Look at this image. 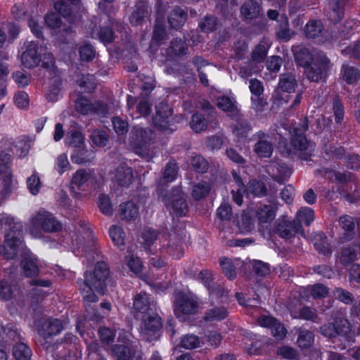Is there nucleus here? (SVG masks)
Returning <instances> with one entry per match:
<instances>
[{
  "instance_id": "9b49d317",
  "label": "nucleus",
  "mask_w": 360,
  "mask_h": 360,
  "mask_svg": "<svg viewBox=\"0 0 360 360\" xmlns=\"http://www.w3.org/2000/svg\"><path fill=\"white\" fill-rule=\"evenodd\" d=\"M98 183V174L94 169H81L77 170L71 179V188L86 190L89 188H96Z\"/></svg>"
},
{
  "instance_id": "a18cd8bd",
  "label": "nucleus",
  "mask_w": 360,
  "mask_h": 360,
  "mask_svg": "<svg viewBox=\"0 0 360 360\" xmlns=\"http://www.w3.org/2000/svg\"><path fill=\"white\" fill-rule=\"evenodd\" d=\"M84 142V137L81 131L75 129L68 132L65 137V143L75 148H80Z\"/></svg>"
},
{
  "instance_id": "79ce46f5",
  "label": "nucleus",
  "mask_w": 360,
  "mask_h": 360,
  "mask_svg": "<svg viewBox=\"0 0 360 360\" xmlns=\"http://www.w3.org/2000/svg\"><path fill=\"white\" fill-rule=\"evenodd\" d=\"M297 343L300 348H309L314 340V336L312 332L307 329L299 328L297 330Z\"/></svg>"
},
{
  "instance_id": "e2e57ef3",
  "label": "nucleus",
  "mask_w": 360,
  "mask_h": 360,
  "mask_svg": "<svg viewBox=\"0 0 360 360\" xmlns=\"http://www.w3.org/2000/svg\"><path fill=\"white\" fill-rule=\"evenodd\" d=\"M157 239L155 232L151 229H145L141 234V243L144 245L146 250L149 252H152L150 246L154 243Z\"/></svg>"
},
{
  "instance_id": "423d86ee",
  "label": "nucleus",
  "mask_w": 360,
  "mask_h": 360,
  "mask_svg": "<svg viewBox=\"0 0 360 360\" xmlns=\"http://www.w3.org/2000/svg\"><path fill=\"white\" fill-rule=\"evenodd\" d=\"M11 165V155L1 148L0 150V188L1 194L4 197L11 194L17 184V181L13 179Z\"/></svg>"
},
{
  "instance_id": "3c124183",
  "label": "nucleus",
  "mask_w": 360,
  "mask_h": 360,
  "mask_svg": "<svg viewBox=\"0 0 360 360\" xmlns=\"http://www.w3.org/2000/svg\"><path fill=\"white\" fill-rule=\"evenodd\" d=\"M324 177L331 180L337 181L340 183H346L352 180V174L350 172L340 173L329 169H323Z\"/></svg>"
},
{
  "instance_id": "b1692460",
  "label": "nucleus",
  "mask_w": 360,
  "mask_h": 360,
  "mask_svg": "<svg viewBox=\"0 0 360 360\" xmlns=\"http://www.w3.org/2000/svg\"><path fill=\"white\" fill-rule=\"evenodd\" d=\"M133 307L136 312L146 314L153 311L154 305L148 295L141 292L134 297Z\"/></svg>"
},
{
  "instance_id": "bb28decb",
  "label": "nucleus",
  "mask_w": 360,
  "mask_h": 360,
  "mask_svg": "<svg viewBox=\"0 0 360 360\" xmlns=\"http://www.w3.org/2000/svg\"><path fill=\"white\" fill-rule=\"evenodd\" d=\"M147 4L143 0H139L134 7V10L131 13L129 20L133 25H141L143 20L148 16Z\"/></svg>"
},
{
  "instance_id": "c85d7f7f",
  "label": "nucleus",
  "mask_w": 360,
  "mask_h": 360,
  "mask_svg": "<svg viewBox=\"0 0 360 360\" xmlns=\"http://www.w3.org/2000/svg\"><path fill=\"white\" fill-rule=\"evenodd\" d=\"M270 46V41L266 38H263L253 49L251 53L252 60L257 63L262 62L265 59Z\"/></svg>"
},
{
  "instance_id": "09e8293b",
  "label": "nucleus",
  "mask_w": 360,
  "mask_h": 360,
  "mask_svg": "<svg viewBox=\"0 0 360 360\" xmlns=\"http://www.w3.org/2000/svg\"><path fill=\"white\" fill-rule=\"evenodd\" d=\"M13 354L16 360H30L32 356L30 349L22 342L18 343L13 347Z\"/></svg>"
},
{
  "instance_id": "4c0bfd02",
  "label": "nucleus",
  "mask_w": 360,
  "mask_h": 360,
  "mask_svg": "<svg viewBox=\"0 0 360 360\" xmlns=\"http://www.w3.org/2000/svg\"><path fill=\"white\" fill-rule=\"evenodd\" d=\"M187 50L188 46L184 41L181 39H175L171 41L167 52L169 57L172 58L174 56L185 55Z\"/></svg>"
},
{
  "instance_id": "f704fd0d",
  "label": "nucleus",
  "mask_w": 360,
  "mask_h": 360,
  "mask_svg": "<svg viewBox=\"0 0 360 360\" xmlns=\"http://www.w3.org/2000/svg\"><path fill=\"white\" fill-rule=\"evenodd\" d=\"M313 243L316 250L324 255H330L332 250L327 242L326 237L322 233H316L313 236Z\"/></svg>"
},
{
  "instance_id": "4be33fe9",
  "label": "nucleus",
  "mask_w": 360,
  "mask_h": 360,
  "mask_svg": "<svg viewBox=\"0 0 360 360\" xmlns=\"http://www.w3.org/2000/svg\"><path fill=\"white\" fill-rule=\"evenodd\" d=\"M136 103V98L132 96H127V108L131 117L133 119H138L141 117H146L151 112L152 105L147 101L143 100L139 102L136 110H133V106Z\"/></svg>"
},
{
  "instance_id": "1a4fd4ad",
  "label": "nucleus",
  "mask_w": 360,
  "mask_h": 360,
  "mask_svg": "<svg viewBox=\"0 0 360 360\" xmlns=\"http://www.w3.org/2000/svg\"><path fill=\"white\" fill-rule=\"evenodd\" d=\"M308 129L307 120L304 119L302 124H299V126H292L290 129V134L292 136V144L295 150L300 152H303L301 155V158L307 160L309 157L311 156V153L308 152L309 143L306 139V137L303 135V133Z\"/></svg>"
},
{
  "instance_id": "0e129e2a",
  "label": "nucleus",
  "mask_w": 360,
  "mask_h": 360,
  "mask_svg": "<svg viewBox=\"0 0 360 360\" xmlns=\"http://www.w3.org/2000/svg\"><path fill=\"white\" fill-rule=\"evenodd\" d=\"M91 139L96 146L104 147L108 143V135L105 131L96 129L92 132Z\"/></svg>"
},
{
  "instance_id": "412c9836",
  "label": "nucleus",
  "mask_w": 360,
  "mask_h": 360,
  "mask_svg": "<svg viewBox=\"0 0 360 360\" xmlns=\"http://www.w3.org/2000/svg\"><path fill=\"white\" fill-rule=\"evenodd\" d=\"M255 136L257 140L254 148L255 153L260 157H270L274 150L270 136L268 134L259 131Z\"/></svg>"
},
{
  "instance_id": "f257e3e1",
  "label": "nucleus",
  "mask_w": 360,
  "mask_h": 360,
  "mask_svg": "<svg viewBox=\"0 0 360 360\" xmlns=\"http://www.w3.org/2000/svg\"><path fill=\"white\" fill-rule=\"evenodd\" d=\"M109 276V269L105 262L96 263L93 273L86 271L84 281H77L79 289L83 294V300L87 308L91 303L98 302V297L94 293V290L103 295L105 289V281Z\"/></svg>"
},
{
  "instance_id": "864d4df0",
  "label": "nucleus",
  "mask_w": 360,
  "mask_h": 360,
  "mask_svg": "<svg viewBox=\"0 0 360 360\" xmlns=\"http://www.w3.org/2000/svg\"><path fill=\"white\" fill-rule=\"evenodd\" d=\"M70 163L69 162L66 153H62L58 155L55 160L54 169L57 172L62 175L70 169Z\"/></svg>"
},
{
  "instance_id": "2eb2a0df",
  "label": "nucleus",
  "mask_w": 360,
  "mask_h": 360,
  "mask_svg": "<svg viewBox=\"0 0 360 360\" xmlns=\"http://www.w3.org/2000/svg\"><path fill=\"white\" fill-rule=\"evenodd\" d=\"M1 148L6 151L13 153L19 158L25 157L30 150L28 142L22 137L16 139L5 137L1 141Z\"/></svg>"
},
{
  "instance_id": "dca6fc26",
  "label": "nucleus",
  "mask_w": 360,
  "mask_h": 360,
  "mask_svg": "<svg viewBox=\"0 0 360 360\" xmlns=\"http://www.w3.org/2000/svg\"><path fill=\"white\" fill-rule=\"evenodd\" d=\"M198 279L201 281V282L209 290L210 296L212 302L214 299L218 298H221V302H226L228 291L219 285L210 286V283L212 280V275L209 271L204 270L200 271L198 275Z\"/></svg>"
},
{
  "instance_id": "5fc2aeb1",
  "label": "nucleus",
  "mask_w": 360,
  "mask_h": 360,
  "mask_svg": "<svg viewBox=\"0 0 360 360\" xmlns=\"http://www.w3.org/2000/svg\"><path fill=\"white\" fill-rule=\"evenodd\" d=\"M201 345L200 338L193 334H188L181 338V346L186 349H193Z\"/></svg>"
},
{
  "instance_id": "aec40b11",
  "label": "nucleus",
  "mask_w": 360,
  "mask_h": 360,
  "mask_svg": "<svg viewBox=\"0 0 360 360\" xmlns=\"http://www.w3.org/2000/svg\"><path fill=\"white\" fill-rule=\"evenodd\" d=\"M258 323L261 326L269 328L273 336L277 340H283L286 335V328L272 316L266 315L261 316L258 319Z\"/></svg>"
},
{
  "instance_id": "a19ab883",
  "label": "nucleus",
  "mask_w": 360,
  "mask_h": 360,
  "mask_svg": "<svg viewBox=\"0 0 360 360\" xmlns=\"http://www.w3.org/2000/svg\"><path fill=\"white\" fill-rule=\"evenodd\" d=\"M22 268L27 277L34 276L39 272L37 259L32 255H29L22 260Z\"/></svg>"
},
{
  "instance_id": "8fccbe9b",
  "label": "nucleus",
  "mask_w": 360,
  "mask_h": 360,
  "mask_svg": "<svg viewBox=\"0 0 360 360\" xmlns=\"http://www.w3.org/2000/svg\"><path fill=\"white\" fill-rule=\"evenodd\" d=\"M323 30V25L321 21L313 20L307 22L305 26V34L309 38H316L319 36Z\"/></svg>"
},
{
  "instance_id": "052dcab7",
  "label": "nucleus",
  "mask_w": 360,
  "mask_h": 360,
  "mask_svg": "<svg viewBox=\"0 0 360 360\" xmlns=\"http://www.w3.org/2000/svg\"><path fill=\"white\" fill-rule=\"evenodd\" d=\"M266 187L263 182L256 180L250 181L247 192L258 197L264 196L266 193Z\"/></svg>"
},
{
  "instance_id": "473e14b6",
  "label": "nucleus",
  "mask_w": 360,
  "mask_h": 360,
  "mask_svg": "<svg viewBox=\"0 0 360 360\" xmlns=\"http://www.w3.org/2000/svg\"><path fill=\"white\" fill-rule=\"evenodd\" d=\"M109 235L114 245L122 250L125 247V233L123 229L117 225H112L109 229Z\"/></svg>"
},
{
  "instance_id": "a211bd4d",
  "label": "nucleus",
  "mask_w": 360,
  "mask_h": 360,
  "mask_svg": "<svg viewBox=\"0 0 360 360\" xmlns=\"http://www.w3.org/2000/svg\"><path fill=\"white\" fill-rule=\"evenodd\" d=\"M111 180L120 186L127 187L134 181V173L131 167L122 163L111 172Z\"/></svg>"
},
{
  "instance_id": "6e6552de",
  "label": "nucleus",
  "mask_w": 360,
  "mask_h": 360,
  "mask_svg": "<svg viewBox=\"0 0 360 360\" xmlns=\"http://www.w3.org/2000/svg\"><path fill=\"white\" fill-rule=\"evenodd\" d=\"M174 311L180 318L184 314H195L198 308V298L190 292H176L174 295Z\"/></svg>"
},
{
  "instance_id": "680f3d73",
  "label": "nucleus",
  "mask_w": 360,
  "mask_h": 360,
  "mask_svg": "<svg viewBox=\"0 0 360 360\" xmlns=\"http://www.w3.org/2000/svg\"><path fill=\"white\" fill-rule=\"evenodd\" d=\"M78 85L82 92H90L95 89L96 83L94 75H82V78L77 81Z\"/></svg>"
},
{
  "instance_id": "c9c22d12",
  "label": "nucleus",
  "mask_w": 360,
  "mask_h": 360,
  "mask_svg": "<svg viewBox=\"0 0 360 360\" xmlns=\"http://www.w3.org/2000/svg\"><path fill=\"white\" fill-rule=\"evenodd\" d=\"M186 20V13L181 8H175L169 14L168 21L170 26L174 29L182 27Z\"/></svg>"
},
{
  "instance_id": "cd10ccee",
  "label": "nucleus",
  "mask_w": 360,
  "mask_h": 360,
  "mask_svg": "<svg viewBox=\"0 0 360 360\" xmlns=\"http://www.w3.org/2000/svg\"><path fill=\"white\" fill-rule=\"evenodd\" d=\"M63 329V324L60 320L58 319H50L43 323L39 333L44 337L56 335L60 333Z\"/></svg>"
},
{
  "instance_id": "bf43d9fd",
  "label": "nucleus",
  "mask_w": 360,
  "mask_h": 360,
  "mask_svg": "<svg viewBox=\"0 0 360 360\" xmlns=\"http://www.w3.org/2000/svg\"><path fill=\"white\" fill-rule=\"evenodd\" d=\"M98 206L101 212L106 216H112L113 214V207L110 198L101 194L99 195Z\"/></svg>"
},
{
  "instance_id": "58836bf2",
  "label": "nucleus",
  "mask_w": 360,
  "mask_h": 360,
  "mask_svg": "<svg viewBox=\"0 0 360 360\" xmlns=\"http://www.w3.org/2000/svg\"><path fill=\"white\" fill-rule=\"evenodd\" d=\"M240 261L236 259L233 262L229 258H222L220 259V265L223 273L229 279H234L236 277V266L239 265Z\"/></svg>"
},
{
  "instance_id": "20e7f679",
  "label": "nucleus",
  "mask_w": 360,
  "mask_h": 360,
  "mask_svg": "<svg viewBox=\"0 0 360 360\" xmlns=\"http://www.w3.org/2000/svg\"><path fill=\"white\" fill-rule=\"evenodd\" d=\"M61 229V223L51 213L39 210L30 217L27 230L34 238H39L43 232L53 233Z\"/></svg>"
},
{
  "instance_id": "774afa93",
  "label": "nucleus",
  "mask_w": 360,
  "mask_h": 360,
  "mask_svg": "<svg viewBox=\"0 0 360 360\" xmlns=\"http://www.w3.org/2000/svg\"><path fill=\"white\" fill-rule=\"evenodd\" d=\"M27 187L32 195H35L39 193L41 188V182L39 176L37 173H34L27 179Z\"/></svg>"
},
{
  "instance_id": "37998d69",
  "label": "nucleus",
  "mask_w": 360,
  "mask_h": 360,
  "mask_svg": "<svg viewBox=\"0 0 360 360\" xmlns=\"http://www.w3.org/2000/svg\"><path fill=\"white\" fill-rule=\"evenodd\" d=\"M300 293H310L311 297L317 299L325 297L328 293V288L323 284L317 283L314 285H309L306 288H300Z\"/></svg>"
},
{
  "instance_id": "7c9ffc66",
  "label": "nucleus",
  "mask_w": 360,
  "mask_h": 360,
  "mask_svg": "<svg viewBox=\"0 0 360 360\" xmlns=\"http://www.w3.org/2000/svg\"><path fill=\"white\" fill-rule=\"evenodd\" d=\"M276 205H262L256 212V217L261 223H267L272 221L276 217Z\"/></svg>"
},
{
  "instance_id": "de8ad7c7",
  "label": "nucleus",
  "mask_w": 360,
  "mask_h": 360,
  "mask_svg": "<svg viewBox=\"0 0 360 360\" xmlns=\"http://www.w3.org/2000/svg\"><path fill=\"white\" fill-rule=\"evenodd\" d=\"M295 219L301 225L303 222L306 226H309L314 219V210L310 207H302L297 212Z\"/></svg>"
},
{
  "instance_id": "13d9d810",
  "label": "nucleus",
  "mask_w": 360,
  "mask_h": 360,
  "mask_svg": "<svg viewBox=\"0 0 360 360\" xmlns=\"http://www.w3.org/2000/svg\"><path fill=\"white\" fill-rule=\"evenodd\" d=\"M211 187L206 182H200L193 187L192 196L195 200H200L205 198L210 191Z\"/></svg>"
},
{
  "instance_id": "72a5a7b5",
  "label": "nucleus",
  "mask_w": 360,
  "mask_h": 360,
  "mask_svg": "<svg viewBox=\"0 0 360 360\" xmlns=\"http://www.w3.org/2000/svg\"><path fill=\"white\" fill-rule=\"evenodd\" d=\"M339 335L345 338L347 342H352L355 336L352 330L351 324L347 319L341 317L335 320Z\"/></svg>"
},
{
  "instance_id": "0eeeda50",
  "label": "nucleus",
  "mask_w": 360,
  "mask_h": 360,
  "mask_svg": "<svg viewBox=\"0 0 360 360\" xmlns=\"http://www.w3.org/2000/svg\"><path fill=\"white\" fill-rule=\"evenodd\" d=\"M162 200L169 212L176 217L185 216L188 207L185 196L179 187H175L172 192L162 197Z\"/></svg>"
},
{
  "instance_id": "ea45409f",
  "label": "nucleus",
  "mask_w": 360,
  "mask_h": 360,
  "mask_svg": "<svg viewBox=\"0 0 360 360\" xmlns=\"http://www.w3.org/2000/svg\"><path fill=\"white\" fill-rule=\"evenodd\" d=\"M344 6L345 0H332L330 2V18L332 21L338 22L342 19L345 13Z\"/></svg>"
},
{
  "instance_id": "2f4dec72",
  "label": "nucleus",
  "mask_w": 360,
  "mask_h": 360,
  "mask_svg": "<svg viewBox=\"0 0 360 360\" xmlns=\"http://www.w3.org/2000/svg\"><path fill=\"white\" fill-rule=\"evenodd\" d=\"M240 13L244 20H252L259 15L260 7L256 2L249 0L241 6Z\"/></svg>"
},
{
  "instance_id": "69168bd1",
  "label": "nucleus",
  "mask_w": 360,
  "mask_h": 360,
  "mask_svg": "<svg viewBox=\"0 0 360 360\" xmlns=\"http://www.w3.org/2000/svg\"><path fill=\"white\" fill-rule=\"evenodd\" d=\"M92 38H98L103 44L111 43L114 39L112 30L109 27H102L97 33H92Z\"/></svg>"
},
{
  "instance_id": "393cba45",
  "label": "nucleus",
  "mask_w": 360,
  "mask_h": 360,
  "mask_svg": "<svg viewBox=\"0 0 360 360\" xmlns=\"http://www.w3.org/2000/svg\"><path fill=\"white\" fill-rule=\"evenodd\" d=\"M217 107L228 113V115L233 119H237L239 115V110L236 105L233 98L229 96H219L217 100Z\"/></svg>"
},
{
  "instance_id": "6e6d98bb",
  "label": "nucleus",
  "mask_w": 360,
  "mask_h": 360,
  "mask_svg": "<svg viewBox=\"0 0 360 360\" xmlns=\"http://www.w3.org/2000/svg\"><path fill=\"white\" fill-rule=\"evenodd\" d=\"M278 38L283 41H288L293 35V32L288 28V22L286 17L281 18V22L276 31Z\"/></svg>"
},
{
  "instance_id": "9d476101",
  "label": "nucleus",
  "mask_w": 360,
  "mask_h": 360,
  "mask_svg": "<svg viewBox=\"0 0 360 360\" xmlns=\"http://www.w3.org/2000/svg\"><path fill=\"white\" fill-rule=\"evenodd\" d=\"M155 115L153 118L154 126L165 132L173 131V118L172 117V109L166 103H160L156 106Z\"/></svg>"
},
{
  "instance_id": "c03bdc74",
  "label": "nucleus",
  "mask_w": 360,
  "mask_h": 360,
  "mask_svg": "<svg viewBox=\"0 0 360 360\" xmlns=\"http://www.w3.org/2000/svg\"><path fill=\"white\" fill-rule=\"evenodd\" d=\"M228 311L224 307H213L208 309L205 314V319L207 321H221L226 318Z\"/></svg>"
},
{
  "instance_id": "603ef678",
  "label": "nucleus",
  "mask_w": 360,
  "mask_h": 360,
  "mask_svg": "<svg viewBox=\"0 0 360 360\" xmlns=\"http://www.w3.org/2000/svg\"><path fill=\"white\" fill-rule=\"evenodd\" d=\"M295 78L292 74H283L279 81L280 88L285 92L290 93L295 90Z\"/></svg>"
},
{
  "instance_id": "c756f323",
  "label": "nucleus",
  "mask_w": 360,
  "mask_h": 360,
  "mask_svg": "<svg viewBox=\"0 0 360 360\" xmlns=\"http://www.w3.org/2000/svg\"><path fill=\"white\" fill-rule=\"evenodd\" d=\"M96 157L93 150L86 148L75 149L71 154V160L76 164H86L91 162Z\"/></svg>"
},
{
  "instance_id": "4d7b16f0",
  "label": "nucleus",
  "mask_w": 360,
  "mask_h": 360,
  "mask_svg": "<svg viewBox=\"0 0 360 360\" xmlns=\"http://www.w3.org/2000/svg\"><path fill=\"white\" fill-rule=\"evenodd\" d=\"M190 127L194 131L199 133L207 129V124L205 118L202 115L195 113L192 116Z\"/></svg>"
},
{
  "instance_id": "6ab92c4d",
  "label": "nucleus",
  "mask_w": 360,
  "mask_h": 360,
  "mask_svg": "<svg viewBox=\"0 0 360 360\" xmlns=\"http://www.w3.org/2000/svg\"><path fill=\"white\" fill-rule=\"evenodd\" d=\"M276 230L281 237L290 238L302 231V225L295 219L290 221L283 217L277 221Z\"/></svg>"
},
{
  "instance_id": "39448f33",
  "label": "nucleus",
  "mask_w": 360,
  "mask_h": 360,
  "mask_svg": "<svg viewBox=\"0 0 360 360\" xmlns=\"http://www.w3.org/2000/svg\"><path fill=\"white\" fill-rule=\"evenodd\" d=\"M131 334L124 330L118 331V342L122 344L115 345L112 354L117 360H144L142 352L131 340Z\"/></svg>"
},
{
  "instance_id": "f8f14e48",
  "label": "nucleus",
  "mask_w": 360,
  "mask_h": 360,
  "mask_svg": "<svg viewBox=\"0 0 360 360\" xmlns=\"http://www.w3.org/2000/svg\"><path fill=\"white\" fill-rule=\"evenodd\" d=\"M162 326L160 318L153 311L143 314L140 324V333L148 341L155 338V334Z\"/></svg>"
},
{
  "instance_id": "ddd939ff",
  "label": "nucleus",
  "mask_w": 360,
  "mask_h": 360,
  "mask_svg": "<svg viewBox=\"0 0 360 360\" xmlns=\"http://www.w3.org/2000/svg\"><path fill=\"white\" fill-rule=\"evenodd\" d=\"M75 110L82 115L95 113L101 117L105 116L108 112V108L100 102L91 103V101L84 96H79L75 101Z\"/></svg>"
},
{
  "instance_id": "f3484780",
  "label": "nucleus",
  "mask_w": 360,
  "mask_h": 360,
  "mask_svg": "<svg viewBox=\"0 0 360 360\" xmlns=\"http://www.w3.org/2000/svg\"><path fill=\"white\" fill-rule=\"evenodd\" d=\"M21 61L27 68H34L39 64L41 55L37 42L27 41L25 44V50L21 54Z\"/></svg>"
},
{
  "instance_id": "4468645a",
  "label": "nucleus",
  "mask_w": 360,
  "mask_h": 360,
  "mask_svg": "<svg viewBox=\"0 0 360 360\" xmlns=\"http://www.w3.org/2000/svg\"><path fill=\"white\" fill-rule=\"evenodd\" d=\"M330 64L328 58L323 54L319 53L316 61L305 68V74L307 78L318 82L323 77V72L330 68Z\"/></svg>"
},
{
  "instance_id": "338daca9",
  "label": "nucleus",
  "mask_w": 360,
  "mask_h": 360,
  "mask_svg": "<svg viewBox=\"0 0 360 360\" xmlns=\"http://www.w3.org/2000/svg\"><path fill=\"white\" fill-rule=\"evenodd\" d=\"M343 78L347 84H352L355 83L359 77V73L357 69L349 65L342 67Z\"/></svg>"
},
{
  "instance_id": "a878e982",
  "label": "nucleus",
  "mask_w": 360,
  "mask_h": 360,
  "mask_svg": "<svg viewBox=\"0 0 360 360\" xmlns=\"http://www.w3.org/2000/svg\"><path fill=\"white\" fill-rule=\"evenodd\" d=\"M118 213L123 220H135L139 216V207L134 202L127 201L120 205Z\"/></svg>"
},
{
  "instance_id": "f03ea898",
  "label": "nucleus",
  "mask_w": 360,
  "mask_h": 360,
  "mask_svg": "<svg viewBox=\"0 0 360 360\" xmlns=\"http://www.w3.org/2000/svg\"><path fill=\"white\" fill-rule=\"evenodd\" d=\"M0 225L9 227L4 243L0 248V253L5 259H13L22 248V224L13 217L3 214L0 215Z\"/></svg>"
},
{
  "instance_id": "7ed1b4c3",
  "label": "nucleus",
  "mask_w": 360,
  "mask_h": 360,
  "mask_svg": "<svg viewBox=\"0 0 360 360\" xmlns=\"http://www.w3.org/2000/svg\"><path fill=\"white\" fill-rule=\"evenodd\" d=\"M153 133L149 128L135 126L129 134V145L137 155L147 160L152 159L155 154L153 143Z\"/></svg>"
},
{
  "instance_id": "49530a36",
  "label": "nucleus",
  "mask_w": 360,
  "mask_h": 360,
  "mask_svg": "<svg viewBox=\"0 0 360 360\" xmlns=\"http://www.w3.org/2000/svg\"><path fill=\"white\" fill-rule=\"evenodd\" d=\"M232 175L238 187L236 191L234 190L232 191L233 200L238 205L240 206L243 203V195L245 193V190L244 188V184L242 182V179L237 172L236 171H233Z\"/></svg>"
},
{
  "instance_id": "e433bc0d",
  "label": "nucleus",
  "mask_w": 360,
  "mask_h": 360,
  "mask_svg": "<svg viewBox=\"0 0 360 360\" xmlns=\"http://www.w3.org/2000/svg\"><path fill=\"white\" fill-rule=\"evenodd\" d=\"M294 55L297 64L304 68L309 66L313 60L309 50L304 47H300L297 50H295Z\"/></svg>"
},
{
  "instance_id": "5701e85b",
  "label": "nucleus",
  "mask_w": 360,
  "mask_h": 360,
  "mask_svg": "<svg viewBox=\"0 0 360 360\" xmlns=\"http://www.w3.org/2000/svg\"><path fill=\"white\" fill-rule=\"evenodd\" d=\"M266 172L276 181L282 183L291 174V170L284 164L270 162L266 167Z\"/></svg>"
}]
</instances>
